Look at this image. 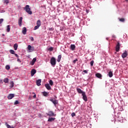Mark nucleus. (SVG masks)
Instances as JSON below:
<instances>
[{"label":"nucleus","mask_w":128,"mask_h":128,"mask_svg":"<svg viewBox=\"0 0 128 128\" xmlns=\"http://www.w3.org/2000/svg\"><path fill=\"white\" fill-rule=\"evenodd\" d=\"M24 10L28 14H32V12L30 10V8L29 5H26Z\"/></svg>","instance_id":"obj_1"},{"label":"nucleus","mask_w":128,"mask_h":128,"mask_svg":"<svg viewBox=\"0 0 128 128\" xmlns=\"http://www.w3.org/2000/svg\"><path fill=\"white\" fill-rule=\"evenodd\" d=\"M50 64L52 66L54 67L56 64V58L54 57H52L50 60Z\"/></svg>","instance_id":"obj_2"},{"label":"nucleus","mask_w":128,"mask_h":128,"mask_svg":"<svg viewBox=\"0 0 128 128\" xmlns=\"http://www.w3.org/2000/svg\"><path fill=\"white\" fill-rule=\"evenodd\" d=\"M50 102H52V104H54V105L55 106H56V104H58V100H54V98L50 99Z\"/></svg>","instance_id":"obj_3"},{"label":"nucleus","mask_w":128,"mask_h":128,"mask_svg":"<svg viewBox=\"0 0 128 128\" xmlns=\"http://www.w3.org/2000/svg\"><path fill=\"white\" fill-rule=\"evenodd\" d=\"M120 42H118L117 44L116 45V52H120Z\"/></svg>","instance_id":"obj_4"},{"label":"nucleus","mask_w":128,"mask_h":128,"mask_svg":"<svg viewBox=\"0 0 128 128\" xmlns=\"http://www.w3.org/2000/svg\"><path fill=\"white\" fill-rule=\"evenodd\" d=\"M47 116H56V114L54 113V112L50 111L47 114Z\"/></svg>","instance_id":"obj_5"},{"label":"nucleus","mask_w":128,"mask_h":128,"mask_svg":"<svg viewBox=\"0 0 128 128\" xmlns=\"http://www.w3.org/2000/svg\"><path fill=\"white\" fill-rule=\"evenodd\" d=\"M22 17H20L18 20V24L19 26H22Z\"/></svg>","instance_id":"obj_6"},{"label":"nucleus","mask_w":128,"mask_h":128,"mask_svg":"<svg viewBox=\"0 0 128 128\" xmlns=\"http://www.w3.org/2000/svg\"><path fill=\"white\" fill-rule=\"evenodd\" d=\"M82 96L84 100V102H88V97H86V92L82 94Z\"/></svg>","instance_id":"obj_7"},{"label":"nucleus","mask_w":128,"mask_h":128,"mask_svg":"<svg viewBox=\"0 0 128 128\" xmlns=\"http://www.w3.org/2000/svg\"><path fill=\"white\" fill-rule=\"evenodd\" d=\"M28 50H30V52H34V48L31 46L30 45H28Z\"/></svg>","instance_id":"obj_8"},{"label":"nucleus","mask_w":128,"mask_h":128,"mask_svg":"<svg viewBox=\"0 0 128 128\" xmlns=\"http://www.w3.org/2000/svg\"><path fill=\"white\" fill-rule=\"evenodd\" d=\"M13 98H14V94H10L8 96V100H12Z\"/></svg>","instance_id":"obj_9"},{"label":"nucleus","mask_w":128,"mask_h":128,"mask_svg":"<svg viewBox=\"0 0 128 128\" xmlns=\"http://www.w3.org/2000/svg\"><path fill=\"white\" fill-rule=\"evenodd\" d=\"M42 80L39 79L36 81V84L38 86H42Z\"/></svg>","instance_id":"obj_10"},{"label":"nucleus","mask_w":128,"mask_h":128,"mask_svg":"<svg viewBox=\"0 0 128 128\" xmlns=\"http://www.w3.org/2000/svg\"><path fill=\"white\" fill-rule=\"evenodd\" d=\"M36 72V70L35 69H32L31 70L30 74H31V76H34V74Z\"/></svg>","instance_id":"obj_11"},{"label":"nucleus","mask_w":128,"mask_h":128,"mask_svg":"<svg viewBox=\"0 0 128 128\" xmlns=\"http://www.w3.org/2000/svg\"><path fill=\"white\" fill-rule=\"evenodd\" d=\"M45 87L48 90H52V88L50 87V84H45Z\"/></svg>","instance_id":"obj_12"},{"label":"nucleus","mask_w":128,"mask_h":128,"mask_svg":"<svg viewBox=\"0 0 128 128\" xmlns=\"http://www.w3.org/2000/svg\"><path fill=\"white\" fill-rule=\"evenodd\" d=\"M122 56L123 58H126V56H128V52L125 51L122 55Z\"/></svg>","instance_id":"obj_13"},{"label":"nucleus","mask_w":128,"mask_h":128,"mask_svg":"<svg viewBox=\"0 0 128 128\" xmlns=\"http://www.w3.org/2000/svg\"><path fill=\"white\" fill-rule=\"evenodd\" d=\"M36 58H34L32 61L30 62L31 66H34V64L36 63Z\"/></svg>","instance_id":"obj_14"},{"label":"nucleus","mask_w":128,"mask_h":128,"mask_svg":"<svg viewBox=\"0 0 128 128\" xmlns=\"http://www.w3.org/2000/svg\"><path fill=\"white\" fill-rule=\"evenodd\" d=\"M76 90L78 94H84L85 92H84L82 91L80 88H77Z\"/></svg>","instance_id":"obj_15"},{"label":"nucleus","mask_w":128,"mask_h":128,"mask_svg":"<svg viewBox=\"0 0 128 128\" xmlns=\"http://www.w3.org/2000/svg\"><path fill=\"white\" fill-rule=\"evenodd\" d=\"M22 34H26V27L22 28Z\"/></svg>","instance_id":"obj_16"},{"label":"nucleus","mask_w":128,"mask_h":128,"mask_svg":"<svg viewBox=\"0 0 128 128\" xmlns=\"http://www.w3.org/2000/svg\"><path fill=\"white\" fill-rule=\"evenodd\" d=\"M70 49L72 50H76V45L71 44Z\"/></svg>","instance_id":"obj_17"},{"label":"nucleus","mask_w":128,"mask_h":128,"mask_svg":"<svg viewBox=\"0 0 128 128\" xmlns=\"http://www.w3.org/2000/svg\"><path fill=\"white\" fill-rule=\"evenodd\" d=\"M7 32H10V26L8 25L7 26V28L6 30Z\"/></svg>","instance_id":"obj_18"},{"label":"nucleus","mask_w":128,"mask_h":128,"mask_svg":"<svg viewBox=\"0 0 128 128\" xmlns=\"http://www.w3.org/2000/svg\"><path fill=\"white\" fill-rule=\"evenodd\" d=\"M62 60V55H58V56L57 62H60Z\"/></svg>","instance_id":"obj_19"},{"label":"nucleus","mask_w":128,"mask_h":128,"mask_svg":"<svg viewBox=\"0 0 128 128\" xmlns=\"http://www.w3.org/2000/svg\"><path fill=\"white\" fill-rule=\"evenodd\" d=\"M96 78H102V74L100 73H97L96 74Z\"/></svg>","instance_id":"obj_20"},{"label":"nucleus","mask_w":128,"mask_h":128,"mask_svg":"<svg viewBox=\"0 0 128 128\" xmlns=\"http://www.w3.org/2000/svg\"><path fill=\"white\" fill-rule=\"evenodd\" d=\"M54 120H56V118H50L48 119V122H54Z\"/></svg>","instance_id":"obj_21"},{"label":"nucleus","mask_w":128,"mask_h":128,"mask_svg":"<svg viewBox=\"0 0 128 128\" xmlns=\"http://www.w3.org/2000/svg\"><path fill=\"white\" fill-rule=\"evenodd\" d=\"M36 26H42V23L40 22V20H38L36 22Z\"/></svg>","instance_id":"obj_22"},{"label":"nucleus","mask_w":128,"mask_h":128,"mask_svg":"<svg viewBox=\"0 0 128 128\" xmlns=\"http://www.w3.org/2000/svg\"><path fill=\"white\" fill-rule=\"evenodd\" d=\"M18 44H15L14 46V50H18Z\"/></svg>","instance_id":"obj_23"},{"label":"nucleus","mask_w":128,"mask_h":128,"mask_svg":"<svg viewBox=\"0 0 128 128\" xmlns=\"http://www.w3.org/2000/svg\"><path fill=\"white\" fill-rule=\"evenodd\" d=\"M108 76H110V78H112V71H110L109 72H108Z\"/></svg>","instance_id":"obj_24"},{"label":"nucleus","mask_w":128,"mask_h":128,"mask_svg":"<svg viewBox=\"0 0 128 128\" xmlns=\"http://www.w3.org/2000/svg\"><path fill=\"white\" fill-rule=\"evenodd\" d=\"M118 20L120 22H124L125 19L124 18H118Z\"/></svg>","instance_id":"obj_25"},{"label":"nucleus","mask_w":128,"mask_h":128,"mask_svg":"<svg viewBox=\"0 0 128 128\" xmlns=\"http://www.w3.org/2000/svg\"><path fill=\"white\" fill-rule=\"evenodd\" d=\"M4 82H5V84H8V78H6L4 80Z\"/></svg>","instance_id":"obj_26"},{"label":"nucleus","mask_w":128,"mask_h":128,"mask_svg":"<svg viewBox=\"0 0 128 128\" xmlns=\"http://www.w3.org/2000/svg\"><path fill=\"white\" fill-rule=\"evenodd\" d=\"M49 84L52 86H54V82H52V80H50L49 81Z\"/></svg>","instance_id":"obj_27"},{"label":"nucleus","mask_w":128,"mask_h":128,"mask_svg":"<svg viewBox=\"0 0 128 128\" xmlns=\"http://www.w3.org/2000/svg\"><path fill=\"white\" fill-rule=\"evenodd\" d=\"M48 93L46 92H43V96H48Z\"/></svg>","instance_id":"obj_28"},{"label":"nucleus","mask_w":128,"mask_h":128,"mask_svg":"<svg viewBox=\"0 0 128 128\" xmlns=\"http://www.w3.org/2000/svg\"><path fill=\"white\" fill-rule=\"evenodd\" d=\"M10 54H14V50H10Z\"/></svg>","instance_id":"obj_29"},{"label":"nucleus","mask_w":128,"mask_h":128,"mask_svg":"<svg viewBox=\"0 0 128 128\" xmlns=\"http://www.w3.org/2000/svg\"><path fill=\"white\" fill-rule=\"evenodd\" d=\"M48 50H49L50 52H52V50H54V48L50 47L49 48H48Z\"/></svg>","instance_id":"obj_30"},{"label":"nucleus","mask_w":128,"mask_h":128,"mask_svg":"<svg viewBox=\"0 0 128 128\" xmlns=\"http://www.w3.org/2000/svg\"><path fill=\"white\" fill-rule=\"evenodd\" d=\"M6 70H10V66L6 65Z\"/></svg>","instance_id":"obj_31"},{"label":"nucleus","mask_w":128,"mask_h":128,"mask_svg":"<svg viewBox=\"0 0 128 128\" xmlns=\"http://www.w3.org/2000/svg\"><path fill=\"white\" fill-rule=\"evenodd\" d=\"M40 28V26H38V25H36L34 28V30H38V28Z\"/></svg>","instance_id":"obj_32"},{"label":"nucleus","mask_w":128,"mask_h":128,"mask_svg":"<svg viewBox=\"0 0 128 128\" xmlns=\"http://www.w3.org/2000/svg\"><path fill=\"white\" fill-rule=\"evenodd\" d=\"M4 4H10V1L8 0H4Z\"/></svg>","instance_id":"obj_33"},{"label":"nucleus","mask_w":128,"mask_h":128,"mask_svg":"<svg viewBox=\"0 0 128 128\" xmlns=\"http://www.w3.org/2000/svg\"><path fill=\"white\" fill-rule=\"evenodd\" d=\"M20 104V102H18V100H16V101L14 102V106H16V104Z\"/></svg>","instance_id":"obj_34"},{"label":"nucleus","mask_w":128,"mask_h":128,"mask_svg":"<svg viewBox=\"0 0 128 128\" xmlns=\"http://www.w3.org/2000/svg\"><path fill=\"white\" fill-rule=\"evenodd\" d=\"M94 60H92L90 62V64L91 66H94Z\"/></svg>","instance_id":"obj_35"},{"label":"nucleus","mask_w":128,"mask_h":128,"mask_svg":"<svg viewBox=\"0 0 128 128\" xmlns=\"http://www.w3.org/2000/svg\"><path fill=\"white\" fill-rule=\"evenodd\" d=\"M32 94H34V96H33V98H36V94L34 92H33Z\"/></svg>","instance_id":"obj_36"},{"label":"nucleus","mask_w":128,"mask_h":128,"mask_svg":"<svg viewBox=\"0 0 128 128\" xmlns=\"http://www.w3.org/2000/svg\"><path fill=\"white\" fill-rule=\"evenodd\" d=\"M10 84H11V88H14V82H11Z\"/></svg>","instance_id":"obj_37"},{"label":"nucleus","mask_w":128,"mask_h":128,"mask_svg":"<svg viewBox=\"0 0 128 128\" xmlns=\"http://www.w3.org/2000/svg\"><path fill=\"white\" fill-rule=\"evenodd\" d=\"M71 116L72 118H74V116H76V113L74 112H72L71 114Z\"/></svg>","instance_id":"obj_38"},{"label":"nucleus","mask_w":128,"mask_h":128,"mask_svg":"<svg viewBox=\"0 0 128 128\" xmlns=\"http://www.w3.org/2000/svg\"><path fill=\"white\" fill-rule=\"evenodd\" d=\"M3 22H4V19L3 18H0V24H2Z\"/></svg>","instance_id":"obj_39"},{"label":"nucleus","mask_w":128,"mask_h":128,"mask_svg":"<svg viewBox=\"0 0 128 128\" xmlns=\"http://www.w3.org/2000/svg\"><path fill=\"white\" fill-rule=\"evenodd\" d=\"M78 62V59H76L75 60H73V64H74Z\"/></svg>","instance_id":"obj_40"},{"label":"nucleus","mask_w":128,"mask_h":128,"mask_svg":"<svg viewBox=\"0 0 128 128\" xmlns=\"http://www.w3.org/2000/svg\"><path fill=\"white\" fill-rule=\"evenodd\" d=\"M6 128H14V126H10V125H8Z\"/></svg>","instance_id":"obj_41"},{"label":"nucleus","mask_w":128,"mask_h":128,"mask_svg":"<svg viewBox=\"0 0 128 128\" xmlns=\"http://www.w3.org/2000/svg\"><path fill=\"white\" fill-rule=\"evenodd\" d=\"M30 40H32V42H34V39L32 37H30Z\"/></svg>","instance_id":"obj_42"},{"label":"nucleus","mask_w":128,"mask_h":128,"mask_svg":"<svg viewBox=\"0 0 128 128\" xmlns=\"http://www.w3.org/2000/svg\"><path fill=\"white\" fill-rule=\"evenodd\" d=\"M54 30V28H49V30H50L51 32H52V31Z\"/></svg>","instance_id":"obj_43"},{"label":"nucleus","mask_w":128,"mask_h":128,"mask_svg":"<svg viewBox=\"0 0 128 128\" xmlns=\"http://www.w3.org/2000/svg\"><path fill=\"white\" fill-rule=\"evenodd\" d=\"M14 54L15 56H16V58H19L18 55V54L14 53Z\"/></svg>","instance_id":"obj_44"},{"label":"nucleus","mask_w":128,"mask_h":128,"mask_svg":"<svg viewBox=\"0 0 128 128\" xmlns=\"http://www.w3.org/2000/svg\"><path fill=\"white\" fill-rule=\"evenodd\" d=\"M17 62H22V61L20 60V58H18Z\"/></svg>","instance_id":"obj_45"},{"label":"nucleus","mask_w":128,"mask_h":128,"mask_svg":"<svg viewBox=\"0 0 128 128\" xmlns=\"http://www.w3.org/2000/svg\"><path fill=\"white\" fill-rule=\"evenodd\" d=\"M83 72H84V74H88V70H84L83 71Z\"/></svg>","instance_id":"obj_46"},{"label":"nucleus","mask_w":128,"mask_h":128,"mask_svg":"<svg viewBox=\"0 0 128 128\" xmlns=\"http://www.w3.org/2000/svg\"><path fill=\"white\" fill-rule=\"evenodd\" d=\"M5 126H6V127L8 126V122H5Z\"/></svg>","instance_id":"obj_47"},{"label":"nucleus","mask_w":128,"mask_h":128,"mask_svg":"<svg viewBox=\"0 0 128 128\" xmlns=\"http://www.w3.org/2000/svg\"><path fill=\"white\" fill-rule=\"evenodd\" d=\"M1 82L2 83V80H0V83H1Z\"/></svg>","instance_id":"obj_48"},{"label":"nucleus","mask_w":128,"mask_h":128,"mask_svg":"<svg viewBox=\"0 0 128 128\" xmlns=\"http://www.w3.org/2000/svg\"><path fill=\"white\" fill-rule=\"evenodd\" d=\"M112 38H116V36L113 35V36H112Z\"/></svg>","instance_id":"obj_49"},{"label":"nucleus","mask_w":128,"mask_h":128,"mask_svg":"<svg viewBox=\"0 0 128 128\" xmlns=\"http://www.w3.org/2000/svg\"><path fill=\"white\" fill-rule=\"evenodd\" d=\"M126 0V2H128V0Z\"/></svg>","instance_id":"obj_50"},{"label":"nucleus","mask_w":128,"mask_h":128,"mask_svg":"<svg viewBox=\"0 0 128 128\" xmlns=\"http://www.w3.org/2000/svg\"><path fill=\"white\" fill-rule=\"evenodd\" d=\"M107 40H108V38H106Z\"/></svg>","instance_id":"obj_51"},{"label":"nucleus","mask_w":128,"mask_h":128,"mask_svg":"<svg viewBox=\"0 0 128 128\" xmlns=\"http://www.w3.org/2000/svg\"><path fill=\"white\" fill-rule=\"evenodd\" d=\"M2 36H4V34H2Z\"/></svg>","instance_id":"obj_52"}]
</instances>
